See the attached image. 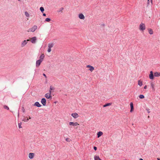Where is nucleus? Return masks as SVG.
<instances>
[{"label": "nucleus", "mask_w": 160, "mask_h": 160, "mask_svg": "<svg viewBox=\"0 0 160 160\" xmlns=\"http://www.w3.org/2000/svg\"><path fill=\"white\" fill-rule=\"evenodd\" d=\"M146 27L145 24L141 22L139 26V29L140 31L143 32L145 30Z\"/></svg>", "instance_id": "nucleus-1"}, {"label": "nucleus", "mask_w": 160, "mask_h": 160, "mask_svg": "<svg viewBox=\"0 0 160 160\" xmlns=\"http://www.w3.org/2000/svg\"><path fill=\"white\" fill-rule=\"evenodd\" d=\"M37 28V27L36 25H34L32 27L29 28L28 30V32H34Z\"/></svg>", "instance_id": "nucleus-2"}, {"label": "nucleus", "mask_w": 160, "mask_h": 160, "mask_svg": "<svg viewBox=\"0 0 160 160\" xmlns=\"http://www.w3.org/2000/svg\"><path fill=\"white\" fill-rule=\"evenodd\" d=\"M53 46V44L52 43H49L48 44V52H50L51 51V48H52Z\"/></svg>", "instance_id": "nucleus-3"}, {"label": "nucleus", "mask_w": 160, "mask_h": 160, "mask_svg": "<svg viewBox=\"0 0 160 160\" xmlns=\"http://www.w3.org/2000/svg\"><path fill=\"white\" fill-rule=\"evenodd\" d=\"M30 41L32 43H35L36 42L37 38L36 37H34L32 38H30Z\"/></svg>", "instance_id": "nucleus-4"}, {"label": "nucleus", "mask_w": 160, "mask_h": 160, "mask_svg": "<svg viewBox=\"0 0 160 160\" xmlns=\"http://www.w3.org/2000/svg\"><path fill=\"white\" fill-rule=\"evenodd\" d=\"M27 43L28 42H27V41L26 40H24L22 41L21 44V47H24L27 44Z\"/></svg>", "instance_id": "nucleus-5"}, {"label": "nucleus", "mask_w": 160, "mask_h": 160, "mask_svg": "<svg viewBox=\"0 0 160 160\" xmlns=\"http://www.w3.org/2000/svg\"><path fill=\"white\" fill-rule=\"evenodd\" d=\"M154 76L153 73L152 71H151L150 72V74H149V78L151 79H154Z\"/></svg>", "instance_id": "nucleus-6"}, {"label": "nucleus", "mask_w": 160, "mask_h": 160, "mask_svg": "<svg viewBox=\"0 0 160 160\" xmlns=\"http://www.w3.org/2000/svg\"><path fill=\"white\" fill-rule=\"evenodd\" d=\"M69 124L70 125L72 126H76L79 125V124L77 122H69Z\"/></svg>", "instance_id": "nucleus-7"}, {"label": "nucleus", "mask_w": 160, "mask_h": 160, "mask_svg": "<svg viewBox=\"0 0 160 160\" xmlns=\"http://www.w3.org/2000/svg\"><path fill=\"white\" fill-rule=\"evenodd\" d=\"M78 17L80 19L82 20L84 19L85 18V16L82 13L79 14L78 15Z\"/></svg>", "instance_id": "nucleus-8"}, {"label": "nucleus", "mask_w": 160, "mask_h": 160, "mask_svg": "<svg viewBox=\"0 0 160 160\" xmlns=\"http://www.w3.org/2000/svg\"><path fill=\"white\" fill-rule=\"evenodd\" d=\"M42 62V61L39 59L36 62V66L37 67H38Z\"/></svg>", "instance_id": "nucleus-9"}, {"label": "nucleus", "mask_w": 160, "mask_h": 160, "mask_svg": "<svg viewBox=\"0 0 160 160\" xmlns=\"http://www.w3.org/2000/svg\"><path fill=\"white\" fill-rule=\"evenodd\" d=\"M41 102L43 106H45L46 104V99L45 98H42L41 100Z\"/></svg>", "instance_id": "nucleus-10"}, {"label": "nucleus", "mask_w": 160, "mask_h": 160, "mask_svg": "<svg viewBox=\"0 0 160 160\" xmlns=\"http://www.w3.org/2000/svg\"><path fill=\"white\" fill-rule=\"evenodd\" d=\"M71 115L75 118H76L78 117V114L76 113H72V114Z\"/></svg>", "instance_id": "nucleus-11"}, {"label": "nucleus", "mask_w": 160, "mask_h": 160, "mask_svg": "<svg viewBox=\"0 0 160 160\" xmlns=\"http://www.w3.org/2000/svg\"><path fill=\"white\" fill-rule=\"evenodd\" d=\"M45 57V55L44 54H42L39 57V59L40 60L42 61H43L44 58Z\"/></svg>", "instance_id": "nucleus-12"}, {"label": "nucleus", "mask_w": 160, "mask_h": 160, "mask_svg": "<svg viewBox=\"0 0 160 160\" xmlns=\"http://www.w3.org/2000/svg\"><path fill=\"white\" fill-rule=\"evenodd\" d=\"M86 67L88 68V70H93L94 69V68L92 66L90 65H87Z\"/></svg>", "instance_id": "nucleus-13"}, {"label": "nucleus", "mask_w": 160, "mask_h": 160, "mask_svg": "<svg viewBox=\"0 0 160 160\" xmlns=\"http://www.w3.org/2000/svg\"><path fill=\"white\" fill-rule=\"evenodd\" d=\"M34 153H30L29 154V158L30 159H32L33 158Z\"/></svg>", "instance_id": "nucleus-14"}, {"label": "nucleus", "mask_w": 160, "mask_h": 160, "mask_svg": "<svg viewBox=\"0 0 160 160\" xmlns=\"http://www.w3.org/2000/svg\"><path fill=\"white\" fill-rule=\"evenodd\" d=\"M34 105L38 107H40L41 106V105L40 104L39 102H35Z\"/></svg>", "instance_id": "nucleus-15"}, {"label": "nucleus", "mask_w": 160, "mask_h": 160, "mask_svg": "<svg viewBox=\"0 0 160 160\" xmlns=\"http://www.w3.org/2000/svg\"><path fill=\"white\" fill-rule=\"evenodd\" d=\"M45 96L48 99H49L50 98L52 97L50 94H49V93H46L45 94Z\"/></svg>", "instance_id": "nucleus-16"}, {"label": "nucleus", "mask_w": 160, "mask_h": 160, "mask_svg": "<svg viewBox=\"0 0 160 160\" xmlns=\"http://www.w3.org/2000/svg\"><path fill=\"white\" fill-rule=\"evenodd\" d=\"M130 106L131 107V110L130 112H132L133 110V103L131 102L130 103Z\"/></svg>", "instance_id": "nucleus-17"}, {"label": "nucleus", "mask_w": 160, "mask_h": 160, "mask_svg": "<svg viewBox=\"0 0 160 160\" xmlns=\"http://www.w3.org/2000/svg\"><path fill=\"white\" fill-rule=\"evenodd\" d=\"M102 134L103 133L101 131H99L97 133L98 137L99 138L102 135Z\"/></svg>", "instance_id": "nucleus-18"}, {"label": "nucleus", "mask_w": 160, "mask_h": 160, "mask_svg": "<svg viewBox=\"0 0 160 160\" xmlns=\"http://www.w3.org/2000/svg\"><path fill=\"white\" fill-rule=\"evenodd\" d=\"M148 32L149 33L151 34H153V31L152 29L151 28H148Z\"/></svg>", "instance_id": "nucleus-19"}, {"label": "nucleus", "mask_w": 160, "mask_h": 160, "mask_svg": "<svg viewBox=\"0 0 160 160\" xmlns=\"http://www.w3.org/2000/svg\"><path fill=\"white\" fill-rule=\"evenodd\" d=\"M154 76L155 77H158L160 76V72H156L154 73Z\"/></svg>", "instance_id": "nucleus-20"}, {"label": "nucleus", "mask_w": 160, "mask_h": 160, "mask_svg": "<svg viewBox=\"0 0 160 160\" xmlns=\"http://www.w3.org/2000/svg\"><path fill=\"white\" fill-rule=\"evenodd\" d=\"M94 158L95 160H102L99 158L98 156H95Z\"/></svg>", "instance_id": "nucleus-21"}, {"label": "nucleus", "mask_w": 160, "mask_h": 160, "mask_svg": "<svg viewBox=\"0 0 160 160\" xmlns=\"http://www.w3.org/2000/svg\"><path fill=\"white\" fill-rule=\"evenodd\" d=\"M138 85H139L140 86H141L142 85V81H141L140 80H138Z\"/></svg>", "instance_id": "nucleus-22"}, {"label": "nucleus", "mask_w": 160, "mask_h": 160, "mask_svg": "<svg viewBox=\"0 0 160 160\" xmlns=\"http://www.w3.org/2000/svg\"><path fill=\"white\" fill-rule=\"evenodd\" d=\"M112 103H107L105 105H103V107H105L107 106H110L111 105Z\"/></svg>", "instance_id": "nucleus-23"}, {"label": "nucleus", "mask_w": 160, "mask_h": 160, "mask_svg": "<svg viewBox=\"0 0 160 160\" xmlns=\"http://www.w3.org/2000/svg\"><path fill=\"white\" fill-rule=\"evenodd\" d=\"M25 14L27 17L29 18V14L28 12H25Z\"/></svg>", "instance_id": "nucleus-24"}, {"label": "nucleus", "mask_w": 160, "mask_h": 160, "mask_svg": "<svg viewBox=\"0 0 160 160\" xmlns=\"http://www.w3.org/2000/svg\"><path fill=\"white\" fill-rule=\"evenodd\" d=\"M139 97L140 99H143L144 98V96L143 95H140L139 96Z\"/></svg>", "instance_id": "nucleus-25"}, {"label": "nucleus", "mask_w": 160, "mask_h": 160, "mask_svg": "<svg viewBox=\"0 0 160 160\" xmlns=\"http://www.w3.org/2000/svg\"><path fill=\"white\" fill-rule=\"evenodd\" d=\"M151 87L152 88V89L154 90V84H153L152 82L151 83Z\"/></svg>", "instance_id": "nucleus-26"}, {"label": "nucleus", "mask_w": 160, "mask_h": 160, "mask_svg": "<svg viewBox=\"0 0 160 160\" xmlns=\"http://www.w3.org/2000/svg\"><path fill=\"white\" fill-rule=\"evenodd\" d=\"M40 9L42 12H43L44 10V8L42 7H41L40 8Z\"/></svg>", "instance_id": "nucleus-27"}, {"label": "nucleus", "mask_w": 160, "mask_h": 160, "mask_svg": "<svg viewBox=\"0 0 160 160\" xmlns=\"http://www.w3.org/2000/svg\"><path fill=\"white\" fill-rule=\"evenodd\" d=\"M4 109H7L8 110L9 109V107L8 106H7L6 105L4 106Z\"/></svg>", "instance_id": "nucleus-28"}, {"label": "nucleus", "mask_w": 160, "mask_h": 160, "mask_svg": "<svg viewBox=\"0 0 160 160\" xmlns=\"http://www.w3.org/2000/svg\"><path fill=\"white\" fill-rule=\"evenodd\" d=\"M51 19L50 18H46L45 19V21L47 22H49L50 21Z\"/></svg>", "instance_id": "nucleus-29"}, {"label": "nucleus", "mask_w": 160, "mask_h": 160, "mask_svg": "<svg viewBox=\"0 0 160 160\" xmlns=\"http://www.w3.org/2000/svg\"><path fill=\"white\" fill-rule=\"evenodd\" d=\"M146 110L148 111V113H149L150 112V109L148 108H146Z\"/></svg>", "instance_id": "nucleus-30"}, {"label": "nucleus", "mask_w": 160, "mask_h": 160, "mask_svg": "<svg viewBox=\"0 0 160 160\" xmlns=\"http://www.w3.org/2000/svg\"><path fill=\"white\" fill-rule=\"evenodd\" d=\"M21 124H22V123L21 122L20 123H18V127L19 128H22Z\"/></svg>", "instance_id": "nucleus-31"}, {"label": "nucleus", "mask_w": 160, "mask_h": 160, "mask_svg": "<svg viewBox=\"0 0 160 160\" xmlns=\"http://www.w3.org/2000/svg\"><path fill=\"white\" fill-rule=\"evenodd\" d=\"M50 89L51 90H54V87H53L52 86H51L50 87Z\"/></svg>", "instance_id": "nucleus-32"}, {"label": "nucleus", "mask_w": 160, "mask_h": 160, "mask_svg": "<svg viewBox=\"0 0 160 160\" xmlns=\"http://www.w3.org/2000/svg\"><path fill=\"white\" fill-rule=\"evenodd\" d=\"M66 141L68 142H70L71 141V140L69 138H66Z\"/></svg>", "instance_id": "nucleus-33"}, {"label": "nucleus", "mask_w": 160, "mask_h": 160, "mask_svg": "<svg viewBox=\"0 0 160 160\" xmlns=\"http://www.w3.org/2000/svg\"><path fill=\"white\" fill-rule=\"evenodd\" d=\"M23 120L25 122H28V118H25Z\"/></svg>", "instance_id": "nucleus-34"}, {"label": "nucleus", "mask_w": 160, "mask_h": 160, "mask_svg": "<svg viewBox=\"0 0 160 160\" xmlns=\"http://www.w3.org/2000/svg\"><path fill=\"white\" fill-rule=\"evenodd\" d=\"M93 149H94L95 150V151H96L97 150V147H95V146H94V147H93Z\"/></svg>", "instance_id": "nucleus-35"}, {"label": "nucleus", "mask_w": 160, "mask_h": 160, "mask_svg": "<svg viewBox=\"0 0 160 160\" xmlns=\"http://www.w3.org/2000/svg\"><path fill=\"white\" fill-rule=\"evenodd\" d=\"M22 110L23 112H24L25 111V110L24 108H23V107L22 108Z\"/></svg>", "instance_id": "nucleus-36"}, {"label": "nucleus", "mask_w": 160, "mask_h": 160, "mask_svg": "<svg viewBox=\"0 0 160 160\" xmlns=\"http://www.w3.org/2000/svg\"><path fill=\"white\" fill-rule=\"evenodd\" d=\"M147 4L148 5H149V0H148Z\"/></svg>", "instance_id": "nucleus-37"}, {"label": "nucleus", "mask_w": 160, "mask_h": 160, "mask_svg": "<svg viewBox=\"0 0 160 160\" xmlns=\"http://www.w3.org/2000/svg\"><path fill=\"white\" fill-rule=\"evenodd\" d=\"M147 88V85H145V86L144 87V89H146Z\"/></svg>", "instance_id": "nucleus-38"}, {"label": "nucleus", "mask_w": 160, "mask_h": 160, "mask_svg": "<svg viewBox=\"0 0 160 160\" xmlns=\"http://www.w3.org/2000/svg\"><path fill=\"white\" fill-rule=\"evenodd\" d=\"M30 41V38H29V39H27L26 41H27V42H28V41Z\"/></svg>", "instance_id": "nucleus-39"}, {"label": "nucleus", "mask_w": 160, "mask_h": 160, "mask_svg": "<svg viewBox=\"0 0 160 160\" xmlns=\"http://www.w3.org/2000/svg\"><path fill=\"white\" fill-rule=\"evenodd\" d=\"M49 94H51V90H50V89L49 90Z\"/></svg>", "instance_id": "nucleus-40"}, {"label": "nucleus", "mask_w": 160, "mask_h": 160, "mask_svg": "<svg viewBox=\"0 0 160 160\" xmlns=\"http://www.w3.org/2000/svg\"><path fill=\"white\" fill-rule=\"evenodd\" d=\"M43 76L45 77V78H46V75L44 74V73H43Z\"/></svg>", "instance_id": "nucleus-41"}, {"label": "nucleus", "mask_w": 160, "mask_h": 160, "mask_svg": "<svg viewBox=\"0 0 160 160\" xmlns=\"http://www.w3.org/2000/svg\"><path fill=\"white\" fill-rule=\"evenodd\" d=\"M43 16H46V14H45V13H43Z\"/></svg>", "instance_id": "nucleus-42"}, {"label": "nucleus", "mask_w": 160, "mask_h": 160, "mask_svg": "<svg viewBox=\"0 0 160 160\" xmlns=\"http://www.w3.org/2000/svg\"><path fill=\"white\" fill-rule=\"evenodd\" d=\"M139 160H144L143 159H142V158H140L139 159Z\"/></svg>", "instance_id": "nucleus-43"}, {"label": "nucleus", "mask_w": 160, "mask_h": 160, "mask_svg": "<svg viewBox=\"0 0 160 160\" xmlns=\"http://www.w3.org/2000/svg\"><path fill=\"white\" fill-rule=\"evenodd\" d=\"M157 159H158V160H160V158H158Z\"/></svg>", "instance_id": "nucleus-44"}, {"label": "nucleus", "mask_w": 160, "mask_h": 160, "mask_svg": "<svg viewBox=\"0 0 160 160\" xmlns=\"http://www.w3.org/2000/svg\"><path fill=\"white\" fill-rule=\"evenodd\" d=\"M151 3H152V0H151Z\"/></svg>", "instance_id": "nucleus-45"}, {"label": "nucleus", "mask_w": 160, "mask_h": 160, "mask_svg": "<svg viewBox=\"0 0 160 160\" xmlns=\"http://www.w3.org/2000/svg\"><path fill=\"white\" fill-rule=\"evenodd\" d=\"M29 119H31V118L30 117H29Z\"/></svg>", "instance_id": "nucleus-46"}, {"label": "nucleus", "mask_w": 160, "mask_h": 160, "mask_svg": "<svg viewBox=\"0 0 160 160\" xmlns=\"http://www.w3.org/2000/svg\"><path fill=\"white\" fill-rule=\"evenodd\" d=\"M148 117L149 118V116H148Z\"/></svg>", "instance_id": "nucleus-47"}, {"label": "nucleus", "mask_w": 160, "mask_h": 160, "mask_svg": "<svg viewBox=\"0 0 160 160\" xmlns=\"http://www.w3.org/2000/svg\"><path fill=\"white\" fill-rule=\"evenodd\" d=\"M18 1H20L21 0H18Z\"/></svg>", "instance_id": "nucleus-48"}]
</instances>
